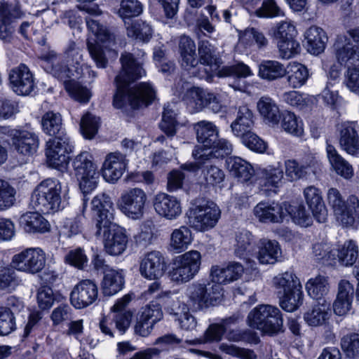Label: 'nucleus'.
<instances>
[{
  "instance_id": "nucleus-1",
  "label": "nucleus",
  "mask_w": 359,
  "mask_h": 359,
  "mask_svg": "<svg viewBox=\"0 0 359 359\" xmlns=\"http://www.w3.org/2000/svg\"><path fill=\"white\" fill-rule=\"evenodd\" d=\"M121 70L115 78L116 92L114 95L113 105L116 109H123L127 105L136 109L151 104L156 98V90L150 83H140L131 88L129 84L145 75L143 62L133 53L121 54Z\"/></svg>"
},
{
  "instance_id": "nucleus-2",
  "label": "nucleus",
  "mask_w": 359,
  "mask_h": 359,
  "mask_svg": "<svg viewBox=\"0 0 359 359\" xmlns=\"http://www.w3.org/2000/svg\"><path fill=\"white\" fill-rule=\"evenodd\" d=\"M43 67L47 72L63 81L65 90L75 100L83 103L89 101V90L75 80L81 74V66L74 65L72 67H69L64 63L62 55L50 50L43 56Z\"/></svg>"
},
{
  "instance_id": "nucleus-3",
  "label": "nucleus",
  "mask_w": 359,
  "mask_h": 359,
  "mask_svg": "<svg viewBox=\"0 0 359 359\" xmlns=\"http://www.w3.org/2000/svg\"><path fill=\"white\" fill-rule=\"evenodd\" d=\"M68 190L62 189L61 182L56 178L42 180L31 195V205L37 211L49 214L62 210L68 204Z\"/></svg>"
},
{
  "instance_id": "nucleus-4",
  "label": "nucleus",
  "mask_w": 359,
  "mask_h": 359,
  "mask_svg": "<svg viewBox=\"0 0 359 359\" xmlns=\"http://www.w3.org/2000/svg\"><path fill=\"white\" fill-rule=\"evenodd\" d=\"M86 22L88 29L95 37L93 41L88 40L89 53L97 67L105 68L108 64L106 53L111 54L112 57L118 55L115 50V35L107 27L91 17H87Z\"/></svg>"
},
{
  "instance_id": "nucleus-5",
  "label": "nucleus",
  "mask_w": 359,
  "mask_h": 359,
  "mask_svg": "<svg viewBox=\"0 0 359 359\" xmlns=\"http://www.w3.org/2000/svg\"><path fill=\"white\" fill-rule=\"evenodd\" d=\"M221 211L212 201H196L186 212V223L195 231L204 232L212 229L220 218Z\"/></svg>"
},
{
  "instance_id": "nucleus-6",
  "label": "nucleus",
  "mask_w": 359,
  "mask_h": 359,
  "mask_svg": "<svg viewBox=\"0 0 359 359\" xmlns=\"http://www.w3.org/2000/svg\"><path fill=\"white\" fill-rule=\"evenodd\" d=\"M249 325L269 335L283 332V320L280 311L276 306L261 304L248 316Z\"/></svg>"
},
{
  "instance_id": "nucleus-7",
  "label": "nucleus",
  "mask_w": 359,
  "mask_h": 359,
  "mask_svg": "<svg viewBox=\"0 0 359 359\" xmlns=\"http://www.w3.org/2000/svg\"><path fill=\"white\" fill-rule=\"evenodd\" d=\"M201 262V254L196 250L176 256L172 261L169 277L177 283L189 282L199 272Z\"/></svg>"
},
{
  "instance_id": "nucleus-8",
  "label": "nucleus",
  "mask_w": 359,
  "mask_h": 359,
  "mask_svg": "<svg viewBox=\"0 0 359 359\" xmlns=\"http://www.w3.org/2000/svg\"><path fill=\"white\" fill-rule=\"evenodd\" d=\"M179 86L180 82L175 84V93L180 95L187 89L183 100L194 111H198L204 108H208L214 113L222 111V104L215 93L196 87L188 89V83L185 82H183L181 87Z\"/></svg>"
},
{
  "instance_id": "nucleus-9",
  "label": "nucleus",
  "mask_w": 359,
  "mask_h": 359,
  "mask_svg": "<svg viewBox=\"0 0 359 359\" xmlns=\"http://www.w3.org/2000/svg\"><path fill=\"white\" fill-rule=\"evenodd\" d=\"M46 253L40 248H28L14 255L11 263L13 267L21 272L34 275L45 267Z\"/></svg>"
},
{
  "instance_id": "nucleus-10",
  "label": "nucleus",
  "mask_w": 359,
  "mask_h": 359,
  "mask_svg": "<svg viewBox=\"0 0 359 359\" xmlns=\"http://www.w3.org/2000/svg\"><path fill=\"white\" fill-rule=\"evenodd\" d=\"M147 201V196L144 190L132 188L121 194L117 206L128 218L137 220L143 217Z\"/></svg>"
},
{
  "instance_id": "nucleus-11",
  "label": "nucleus",
  "mask_w": 359,
  "mask_h": 359,
  "mask_svg": "<svg viewBox=\"0 0 359 359\" xmlns=\"http://www.w3.org/2000/svg\"><path fill=\"white\" fill-rule=\"evenodd\" d=\"M187 295L194 306L207 308L217 304L222 295V286L216 284L194 283L187 288Z\"/></svg>"
},
{
  "instance_id": "nucleus-12",
  "label": "nucleus",
  "mask_w": 359,
  "mask_h": 359,
  "mask_svg": "<svg viewBox=\"0 0 359 359\" xmlns=\"http://www.w3.org/2000/svg\"><path fill=\"white\" fill-rule=\"evenodd\" d=\"M74 146L69 137L50 139L46 143V156L50 167L58 170L67 168L69 156Z\"/></svg>"
},
{
  "instance_id": "nucleus-13",
  "label": "nucleus",
  "mask_w": 359,
  "mask_h": 359,
  "mask_svg": "<svg viewBox=\"0 0 359 359\" xmlns=\"http://www.w3.org/2000/svg\"><path fill=\"white\" fill-rule=\"evenodd\" d=\"M91 210L95 226V236L102 234V228L110 226L114 219V203L105 193L97 194L91 201Z\"/></svg>"
},
{
  "instance_id": "nucleus-14",
  "label": "nucleus",
  "mask_w": 359,
  "mask_h": 359,
  "mask_svg": "<svg viewBox=\"0 0 359 359\" xmlns=\"http://www.w3.org/2000/svg\"><path fill=\"white\" fill-rule=\"evenodd\" d=\"M167 270L164 255L158 250H151L143 255L140 262V275L149 280H157L163 276Z\"/></svg>"
},
{
  "instance_id": "nucleus-15",
  "label": "nucleus",
  "mask_w": 359,
  "mask_h": 359,
  "mask_svg": "<svg viewBox=\"0 0 359 359\" xmlns=\"http://www.w3.org/2000/svg\"><path fill=\"white\" fill-rule=\"evenodd\" d=\"M98 298V287L96 282L90 279L79 281L70 293L71 304L77 309L92 305Z\"/></svg>"
},
{
  "instance_id": "nucleus-16",
  "label": "nucleus",
  "mask_w": 359,
  "mask_h": 359,
  "mask_svg": "<svg viewBox=\"0 0 359 359\" xmlns=\"http://www.w3.org/2000/svg\"><path fill=\"white\" fill-rule=\"evenodd\" d=\"M109 226L102 228L104 248L107 254L118 256L126 250L128 238L124 228L116 225L113 222H110Z\"/></svg>"
},
{
  "instance_id": "nucleus-17",
  "label": "nucleus",
  "mask_w": 359,
  "mask_h": 359,
  "mask_svg": "<svg viewBox=\"0 0 359 359\" xmlns=\"http://www.w3.org/2000/svg\"><path fill=\"white\" fill-rule=\"evenodd\" d=\"M283 179V171L279 165H269L260 168L257 172L255 184L260 191L266 195L276 192Z\"/></svg>"
},
{
  "instance_id": "nucleus-18",
  "label": "nucleus",
  "mask_w": 359,
  "mask_h": 359,
  "mask_svg": "<svg viewBox=\"0 0 359 359\" xmlns=\"http://www.w3.org/2000/svg\"><path fill=\"white\" fill-rule=\"evenodd\" d=\"M333 48L337 62L341 65L347 66L348 68L359 65V51L348 36H337Z\"/></svg>"
},
{
  "instance_id": "nucleus-19",
  "label": "nucleus",
  "mask_w": 359,
  "mask_h": 359,
  "mask_svg": "<svg viewBox=\"0 0 359 359\" xmlns=\"http://www.w3.org/2000/svg\"><path fill=\"white\" fill-rule=\"evenodd\" d=\"M128 161L126 155L119 151L108 154L102 167L104 179L110 183L116 182L124 173Z\"/></svg>"
},
{
  "instance_id": "nucleus-20",
  "label": "nucleus",
  "mask_w": 359,
  "mask_h": 359,
  "mask_svg": "<svg viewBox=\"0 0 359 359\" xmlns=\"http://www.w3.org/2000/svg\"><path fill=\"white\" fill-rule=\"evenodd\" d=\"M341 148L348 154L356 156L359 153V125L357 121L341 123L338 128Z\"/></svg>"
},
{
  "instance_id": "nucleus-21",
  "label": "nucleus",
  "mask_w": 359,
  "mask_h": 359,
  "mask_svg": "<svg viewBox=\"0 0 359 359\" xmlns=\"http://www.w3.org/2000/svg\"><path fill=\"white\" fill-rule=\"evenodd\" d=\"M254 215L262 223H281L286 212L282 203L276 201H260L254 208Z\"/></svg>"
},
{
  "instance_id": "nucleus-22",
  "label": "nucleus",
  "mask_w": 359,
  "mask_h": 359,
  "mask_svg": "<svg viewBox=\"0 0 359 359\" xmlns=\"http://www.w3.org/2000/svg\"><path fill=\"white\" fill-rule=\"evenodd\" d=\"M9 80L13 90L18 95H29L34 87L33 76L23 64L11 70Z\"/></svg>"
},
{
  "instance_id": "nucleus-23",
  "label": "nucleus",
  "mask_w": 359,
  "mask_h": 359,
  "mask_svg": "<svg viewBox=\"0 0 359 359\" xmlns=\"http://www.w3.org/2000/svg\"><path fill=\"white\" fill-rule=\"evenodd\" d=\"M154 208L158 215L168 219H175L182 213L180 201L165 193H159L155 196Z\"/></svg>"
},
{
  "instance_id": "nucleus-24",
  "label": "nucleus",
  "mask_w": 359,
  "mask_h": 359,
  "mask_svg": "<svg viewBox=\"0 0 359 359\" xmlns=\"http://www.w3.org/2000/svg\"><path fill=\"white\" fill-rule=\"evenodd\" d=\"M233 151V145L226 139L217 137L212 146L208 147V151H205L204 149L195 147L192 151V156L198 163H205V161L210 159V156L223 158L229 156Z\"/></svg>"
},
{
  "instance_id": "nucleus-25",
  "label": "nucleus",
  "mask_w": 359,
  "mask_h": 359,
  "mask_svg": "<svg viewBox=\"0 0 359 359\" xmlns=\"http://www.w3.org/2000/svg\"><path fill=\"white\" fill-rule=\"evenodd\" d=\"M11 135L12 145L19 154L30 156L36 151L39 140L35 133L27 130H15Z\"/></svg>"
},
{
  "instance_id": "nucleus-26",
  "label": "nucleus",
  "mask_w": 359,
  "mask_h": 359,
  "mask_svg": "<svg viewBox=\"0 0 359 359\" xmlns=\"http://www.w3.org/2000/svg\"><path fill=\"white\" fill-rule=\"evenodd\" d=\"M132 313H112L104 317L100 322L102 332L109 337H114V331L117 330L121 334L129 327Z\"/></svg>"
},
{
  "instance_id": "nucleus-27",
  "label": "nucleus",
  "mask_w": 359,
  "mask_h": 359,
  "mask_svg": "<svg viewBox=\"0 0 359 359\" xmlns=\"http://www.w3.org/2000/svg\"><path fill=\"white\" fill-rule=\"evenodd\" d=\"M353 294V285L348 280H341L337 298L333 303V310L336 315L344 316L349 313L352 308Z\"/></svg>"
},
{
  "instance_id": "nucleus-28",
  "label": "nucleus",
  "mask_w": 359,
  "mask_h": 359,
  "mask_svg": "<svg viewBox=\"0 0 359 359\" xmlns=\"http://www.w3.org/2000/svg\"><path fill=\"white\" fill-rule=\"evenodd\" d=\"M304 196L316 219L319 223L325 222L327 211L320 190L314 186H309L304 190Z\"/></svg>"
},
{
  "instance_id": "nucleus-29",
  "label": "nucleus",
  "mask_w": 359,
  "mask_h": 359,
  "mask_svg": "<svg viewBox=\"0 0 359 359\" xmlns=\"http://www.w3.org/2000/svg\"><path fill=\"white\" fill-rule=\"evenodd\" d=\"M318 165V161L314 157H308L302 163L294 159L285 161V175L291 181L304 178L309 171H314Z\"/></svg>"
},
{
  "instance_id": "nucleus-30",
  "label": "nucleus",
  "mask_w": 359,
  "mask_h": 359,
  "mask_svg": "<svg viewBox=\"0 0 359 359\" xmlns=\"http://www.w3.org/2000/svg\"><path fill=\"white\" fill-rule=\"evenodd\" d=\"M41 125L43 132L54 137L53 139L69 137L62 124V116L58 112L48 111L41 118Z\"/></svg>"
},
{
  "instance_id": "nucleus-31",
  "label": "nucleus",
  "mask_w": 359,
  "mask_h": 359,
  "mask_svg": "<svg viewBox=\"0 0 359 359\" xmlns=\"http://www.w3.org/2000/svg\"><path fill=\"white\" fill-rule=\"evenodd\" d=\"M194 130L196 133V139L201 145L198 147L208 151V147L212 146L219 137L218 128L210 121H201L194 124Z\"/></svg>"
},
{
  "instance_id": "nucleus-32",
  "label": "nucleus",
  "mask_w": 359,
  "mask_h": 359,
  "mask_svg": "<svg viewBox=\"0 0 359 359\" xmlns=\"http://www.w3.org/2000/svg\"><path fill=\"white\" fill-rule=\"evenodd\" d=\"M254 114L247 105L240 106L235 120L230 125L233 135L238 137L250 132L254 127Z\"/></svg>"
},
{
  "instance_id": "nucleus-33",
  "label": "nucleus",
  "mask_w": 359,
  "mask_h": 359,
  "mask_svg": "<svg viewBox=\"0 0 359 359\" xmlns=\"http://www.w3.org/2000/svg\"><path fill=\"white\" fill-rule=\"evenodd\" d=\"M190 228L189 226L182 225L172 231L169 242L170 251L181 253L188 249L194 241V235Z\"/></svg>"
},
{
  "instance_id": "nucleus-34",
  "label": "nucleus",
  "mask_w": 359,
  "mask_h": 359,
  "mask_svg": "<svg viewBox=\"0 0 359 359\" xmlns=\"http://www.w3.org/2000/svg\"><path fill=\"white\" fill-rule=\"evenodd\" d=\"M326 152L329 162L337 175L346 180H349L353 176V166L338 153L333 145L328 142Z\"/></svg>"
},
{
  "instance_id": "nucleus-35",
  "label": "nucleus",
  "mask_w": 359,
  "mask_h": 359,
  "mask_svg": "<svg viewBox=\"0 0 359 359\" xmlns=\"http://www.w3.org/2000/svg\"><path fill=\"white\" fill-rule=\"evenodd\" d=\"M307 50L313 55L323 53L327 42V36L325 31L317 26H311L304 33Z\"/></svg>"
},
{
  "instance_id": "nucleus-36",
  "label": "nucleus",
  "mask_w": 359,
  "mask_h": 359,
  "mask_svg": "<svg viewBox=\"0 0 359 359\" xmlns=\"http://www.w3.org/2000/svg\"><path fill=\"white\" fill-rule=\"evenodd\" d=\"M235 240V255L248 262L254 250L255 241L253 236L249 231L243 229L236 233Z\"/></svg>"
},
{
  "instance_id": "nucleus-37",
  "label": "nucleus",
  "mask_w": 359,
  "mask_h": 359,
  "mask_svg": "<svg viewBox=\"0 0 359 359\" xmlns=\"http://www.w3.org/2000/svg\"><path fill=\"white\" fill-rule=\"evenodd\" d=\"M281 249L276 241L262 239L260 241L257 259L260 264H273L280 260Z\"/></svg>"
},
{
  "instance_id": "nucleus-38",
  "label": "nucleus",
  "mask_w": 359,
  "mask_h": 359,
  "mask_svg": "<svg viewBox=\"0 0 359 359\" xmlns=\"http://www.w3.org/2000/svg\"><path fill=\"white\" fill-rule=\"evenodd\" d=\"M257 108L265 122L276 125L280 118V111L277 103L268 95L262 96L257 103Z\"/></svg>"
},
{
  "instance_id": "nucleus-39",
  "label": "nucleus",
  "mask_w": 359,
  "mask_h": 359,
  "mask_svg": "<svg viewBox=\"0 0 359 359\" xmlns=\"http://www.w3.org/2000/svg\"><path fill=\"white\" fill-rule=\"evenodd\" d=\"M20 224L28 233H45L50 228L48 222L37 212L22 215L20 218Z\"/></svg>"
},
{
  "instance_id": "nucleus-40",
  "label": "nucleus",
  "mask_w": 359,
  "mask_h": 359,
  "mask_svg": "<svg viewBox=\"0 0 359 359\" xmlns=\"http://www.w3.org/2000/svg\"><path fill=\"white\" fill-rule=\"evenodd\" d=\"M226 164L229 172L241 182H248L254 174L252 165L240 157H229L226 160Z\"/></svg>"
},
{
  "instance_id": "nucleus-41",
  "label": "nucleus",
  "mask_w": 359,
  "mask_h": 359,
  "mask_svg": "<svg viewBox=\"0 0 359 359\" xmlns=\"http://www.w3.org/2000/svg\"><path fill=\"white\" fill-rule=\"evenodd\" d=\"M124 278L123 270L112 269L105 273L102 281L104 295L112 296L121 291L124 286Z\"/></svg>"
},
{
  "instance_id": "nucleus-42",
  "label": "nucleus",
  "mask_w": 359,
  "mask_h": 359,
  "mask_svg": "<svg viewBox=\"0 0 359 359\" xmlns=\"http://www.w3.org/2000/svg\"><path fill=\"white\" fill-rule=\"evenodd\" d=\"M331 304L323 299L313 306L311 310L304 314L305 321L311 326H319L324 324L330 316Z\"/></svg>"
},
{
  "instance_id": "nucleus-43",
  "label": "nucleus",
  "mask_w": 359,
  "mask_h": 359,
  "mask_svg": "<svg viewBox=\"0 0 359 359\" xmlns=\"http://www.w3.org/2000/svg\"><path fill=\"white\" fill-rule=\"evenodd\" d=\"M179 51L182 57V65L186 69L194 67L198 64L196 55V45L191 38L181 36L179 40Z\"/></svg>"
},
{
  "instance_id": "nucleus-44",
  "label": "nucleus",
  "mask_w": 359,
  "mask_h": 359,
  "mask_svg": "<svg viewBox=\"0 0 359 359\" xmlns=\"http://www.w3.org/2000/svg\"><path fill=\"white\" fill-rule=\"evenodd\" d=\"M286 74L285 66L276 60H264L259 66L258 76L268 81L281 79Z\"/></svg>"
},
{
  "instance_id": "nucleus-45",
  "label": "nucleus",
  "mask_w": 359,
  "mask_h": 359,
  "mask_svg": "<svg viewBox=\"0 0 359 359\" xmlns=\"http://www.w3.org/2000/svg\"><path fill=\"white\" fill-rule=\"evenodd\" d=\"M76 177L93 173L97 170L93 155L88 151H81L76 155L72 161Z\"/></svg>"
},
{
  "instance_id": "nucleus-46",
  "label": "nucleus",
  "mask_w": 359,
  "mask_h": 359,
  "mask_svg": "<svg viewBox=\"0 0 359 359\" xmlns=\"http://www.w3.org/2000/svg\"><path fill=\"white\" fill-rule=\"evenodd\" d=\"M273 284L279 295L293 290L302 288L299 278L290 271H286L276 276L273 278Z\"/></svg>"
},
{
  "instance_id": "nucleus-47",
  "label": "nucleus",
  "mask_w": 359,
  "mask_h": 359,
  "mask_svg": "<svg viewBox=\"0 0 359 359\" xmlns=\"http://www.w3.org/2000/svg\"><path fill=\"white\" fill-rule=\"evenodd\" d=\"M287 74L288 83L293 88H298L304 86L309 77L307 67L298 62L291 63Z\"/></svg>"
},
{
  "instance_id": "nucleus-48",
  "label": "nucleus",
  "mask_w": 359,
  "mask_h": 359,
  "mask_svg": "<svg viewBox=\"0 0 359 359\" xmlns=\"http://www.w3.org/2000/svg\"><path fill=\"white\" fill-rule=\"evenodd\" d=\"M340 222L346 226L359 223V198L356 195H350L347 198Z\"/></svg>"
},
{
  "instance_id": "nucleus-49",
  "label": "nucleus",
  "mask_w": 359,
  "mask_h": 359,
  "mask_svg": "<svg viewBox=\"0 0 359 359\" xmlns=\"http://www.w3.org/2000/svg\"><path fill=\"white\" fill-rule=\"evenodd\" d=\"M329 287L327 277L321 275L310 278L306 284L308 294L313 299L322 301V297L328 292Z\"/></svg>"
},
{
  "instance_id": "nucleus-50",
  "label": "nucleus",
  "mask_w": 359,
  "mask_h": 359,
  "mask_svg": "<svg viewBox=\"0 0 359 359\" xmlns=\"http://www.w3.org/2000/svg\"><path fill=\"white\" fill-rule=\"evenodd\" d=\"M129 37L147 42L151 38L153 31L151 26L144 21L137 20L126 27Z\"/></svg>"
},
{
  "instance_id": "nucleus-51",
  "label": "nucleus",
  "mask_w": 359,
  "mask_h": 359,
  "mask_svg": "<svg viewBox=\"0 0 359 359\" xmlns=\"http://www.w3.org/2000/svg\"><path fill=\"white\" fill-rule=\"evenodd\" d=\"M337 257L342 265H353L358 257V247L356 243L352 240L346 241L342 247L337 250Z\"/></svg>"
},
{
  "instance_id": "nucleus-52",
  "label": "nucleus",
  "mask_w": 359,
  "mask_h": 359,
  "mask_svg": "<svg viewBox=\"0 0 359 359\" xmlns=\"http://www.w3.org/2000/svg\"><path fill=\"white\" fill-rule=\"evenodd\" d=\"M302 289L293 290L280 294V307L287 312L297 310L303 304L304 295Z\"/></svg>"
},
{
  "instance_id": "nucleus-53",
  "label": "nucleus",
  "mask_w": 359,
  "mask_h": 359,
  "mask_svg": "<svg viewBox=\"0 0 359 359\" xmlns=\"http://www.w3.org/2000/svg\"><path fill=\"white\" fill-rule=\"evenodd\" d=\"M281 128L287 133L295 136H301L303 134V123L299 117L294 113L285 111L280 116Z\"/></svg>"
},
{
  "instance_id": "nucleus-54",
  "label": "nucleus",
  "mask_w": 359,
  "mask_h": 359,
  "mask_svg": "<svg viewBox=\"0 0 359 359\" xmlns=\"http://www.w3.org/2000/svg\"><path fill=\"white\" fill-rule=\"evenodd\" d=\"M297 34L296 26L289 20L278 22L273 28V36L277 41L295 39Z\"/></svg>"
},
{
  "instance_id": "nucleus-55",
  "label": "nucleus",
  "mask_w": 359,
  "mask_h": 359,
  "mask_svg": "<svg viewBox=\"0 0 359 359\" xmlns=\"http://www.w3.org/2000/svg\"><path fill=\"white\" fill-rule=\"evenodd\" d=\"M336 252L332 245L326 242L317 243L313 245L314 257L318 261L324 264H332V262L336 260Z\"/></svg>"
},
{
  "instance_id": "nucleus-56",
  "label": "nucleus",
  "mask_w": 359,
  "mask_h": 359,
  "mask_svg": "<svg viewBox=\"0 0 359 359\" xmlns=\"http://www.w3.org/2000/svg\"><path fill=\"white\" fill-rule=\"evenodd\" d=\"M218 74L219 76L236 79L246 78L252 75L250 68L243 62H236L231 65L224 66Z\"/></svg>"
},
{
  "instance_id": "nucleus-57",
  "label": "nucleus",
  "mask_w": 359,
  "mask_h": 359,
  "mask_svg": "<svg viewBox=\"0 0 359 359\" xmlns=\"http://www.w3.org/2000/svg\"><path fill=\"white\" fill-rule=\"evenodd\" d=\"M177 121L175 114L170 104H165L162 115V120L160 123V128L169 137H172L176 134Z\"/></svg>"
},
{
  "instance_id": "nucleus-58",
  "label": "nucleus",
  "mask_w": 359,
  "mask_h": 359,
  "mask_svg": "<svg viewBox=\"0 0 359 359\" xmlns=\"http://www.w3.org/2000/svg\"><path fill=\"white\" fill-rule=\"evenodd\" d=\"M203 179L208 186H217L220 184L225 178L224 171L218 166L212 164H206L202 168Z\"/></svg>"
},
{
  "instance_id": "nucleus-59",
  "label": "nucleus",
  "mask_w": 359,
  "mask_h": 359,
  "mask_svg": "<svg viewBox=\"0 0 359 359\" xmlns=\"http://www.w3.org/2000/svg\"><path fill=\"white\" fill-rule=\"evenodd\" d=\"M341 347L349 358H359V334L350 333L341 339Z\"/></svg>"
},
{
  "instance_id": "nucleus-60",
  "label": "nucleus",
  "mask_w": 359,
  "mask_h": 359,
  "mask_svg": "<svg viewBox=\"0 0 359 359\" xmlns=\"http://www.w3.org/2000/svg\"><path fill=\"white\" fill-rule=\"evenodd\" d=\"M327 201L337 219L340 221L344 210H345L346 203L341 194L337 189L330 188L327 193Z\"/></svg>"
},
{
  "instance_id": "nucleus-61",
  "label": "nucleus",
  "mask_w": 359,
  "mask_h": 359,
  "mask_svg": "<svg viewBox=\"0 0 359 359\" xmlns=\"http://www.w3.org/2000/svg\"><path fill=\"white\" fill-rule=\"evenodd\" d=\"M142 12V5L138 0H122L117 13L126 22V19L136 17Z\"/></svg>"
},
{
  "instance_id": "nucleus-62",
  "label": "nucleus",
  "mask_w": 359,
  "mask_h": 359,
  "mask_svg": "<svg viewBox=\"0 0 359 359\" xmlns=\"http://www.w3.org/2000/svg\"><path fill=\"white\" fill-rule=\"evenodd\" d=\"M217 48L208 41H201L198 45L199 61L201 64L212 67L216 64Z\"/></svg>"
},
{
  "instance_id": "nucleus-63",
  "label": "nucleus",
  "mask_w": 359,
  "mask_h": 359,
  "mask_svg": "<svg viewBox=\"0 0 359 359\" xmlns=\"http://www.w3.org/2000/svg\"><path fill=\"white\" fill-rule=\"evenodd\" d=\"M100 126V118L90 113L84 114L81 120L80 127L83 135L88 139H92L97 133Z\"/></svg>"
},
{
  "instance_id": "nucleus-64",
  "label": "nucleus",
  "mask_w": 359,
  "mask_h": 359,
  "mask_svg": "<svg viewBox=\"0 0 359 359\" xmlns=\"http://www.w3.org/2000/svg\"><path fill=\"white\" fill-rule=\"evenodd\" d=\"M15 194V189L8 182L0 180V211L7 210L13 205Z\"/></svg>"
}]
</instances>
